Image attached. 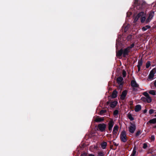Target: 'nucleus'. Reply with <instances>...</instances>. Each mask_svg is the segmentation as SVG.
<instances>
[{
  "label": "nucleus",
  "instance_id": "f257e3e1",
  "mask_svg": "<svg viewBox=\"0 0 156 156\" xmlns=\"http://www.w3.org/2000/svg\"><path fill=\"white\" fill-rule=\"evenodd\" d=\"M120 140L122 141L125 142L127 141L126 133L124 130L122 131L120 134Z\"/></svg>",
  "mask_w": 156,
  "mask_h": 156
},
{
  "label": "nucleus",
  "instance_id": "f03ea898",
  "mask_svg": "<svg viewBox=\"0 0 156 156\" xmlns=\"http://www.w3.org/2000/svg\"><path fill=\"white\" fill-rule=\"evenodd\" d=\"M156 73V70L155 69H153L150 72L148 76V80H153L154 74Z\"/></svg>",
  "mask_w": 156,
  "mask_h": 156
},
{
  "label": "nucleus",
  "instance_id": "7ed1b4c3",
  "mask_svg": "<svg viewBox=\"0 0 156 156\" xmlns=\"http://www.w3.org/2000/svg\"><path fill=\"white\" fill-rule=\"evenodd\" d=\"M134 46V44H132L130 46L128 47L127 48L125 49L124 51H123V55L124 57L126 56L127 55L129 51H130V49L131 48L133 47Z\"/></svg>",
  "mask_w": 156,
  "mask_h": 156
},
{
  "label": "nucleus",
  "instance_id": "20e7f679",
  "mask_svg": "<svg viewBox=\"0 0 156 156\" xmlns=\"http://www.w3.org/2000/svg\"><path fill=\"white\" fill-rule=\"evenodd\" d=\"M136 127V126L134 123H131L128 128L129 132L131 133H133L135 130Z\"/></svg>",
  "mask_w": 156,
  "mask_h": 156
},
{
  "label": "nucleus",
  "instance_id": "39448f33",
  "mask_svg": "<svg viewBox=\"0 0 156 156\" xmlns=\"http://www.w3.org/2000/svg\"><path fill=\"white\" fill-rule=\"evenodd\" d=\"M106 126V125L104 123L99 124L98 126V129L100 131L103 132L105 130Z\"/></svg>",
  "mask_w": 156,
  "mask_h": 156
},
{
  "label": "nucleus",
  "instance_id": "423d86ee",
  "mask_svg": "<svg viewBox=\"0 0 156 156\" xmlns=\"http://www.w3.org/2000/svg\"><path fill=\"white\" fill-rule=\"evenodd\" d=\"M139 16H140V19L141 22L143 23L146 19V14L143 12H141L139 13Z\"/></svg>",
  "mask_w": 156,
  "mask_h": 156
},
{
  "label": "nucleus",
  "instance_id": "0eeeda50",
  "mask_svg": "<svg viewBox=\"0 0 156 156\" xmlns=\"http://www.w3.org/2000/svg\"><path fill=\"white\" fill-rule=\"evenodd\" d=\"M154 12H151L150 13L149 16L146 20L147 22H149L150 21L154 16Z\"/></svg>",
  "mask_w": 156,
  "mask_h": 156
},
{
  "label": "nucleus",
  "instance_id": "6e6552de",
  "mask_svg": "<svg viewBox=\"0 0 156 156\" xmlns=\"http://www.w3.org/2000/svg\"><path fill=\"white\" fill-rule=\"evenodd\" d=\"M114 125V122L112 120L110 121L108 123V129L110 131H111L112 129V128Z\"/></svg>",
  "mask_w": 156,
  "mask_h": 156
},
{
  "label": "nucleus",
  "instance_id": "1a4fd4ad",
  "mask_svg": "<svg viewBox=\"0 0 156 156\" xmlns=\"http://www.w3.org/2000/svg\"><path fill=\"white\" fill-rule=\"evenodd\" d=\"M143 64V61L141 59L139 60L138 62V64L137 66L138 67V72H139L140 70V67Z\"/></svg>",
  "mask_w": 156,
  "mask_h": 156
},
{
  "label": "nucleus",
  "instance_id": "9d476101",
  "mask_svg": "<svg viewBox=\"0 0 156 156\" xmlns=\"http://www.w3.org/2000/svg\"><path fill=\"white\" fill-rule=\"evenodd\" d=\"M104 120V119L103 118L97 117L94 119V121L96 122H100Z\"/></svg>",
  "mask_w": 156,
  "mask_h": 156
},
{
  "label": "nucleus",
  "instance_id": "9b49d317",
  "mask_svg": "<svg viewBox=\"0 0 156 156\" xmlns=\"http://www.w3.org/2000/svg\"><path fill=\"white\" fill-rule=\"evenodd\" d=\"M134 4L136 5H138V4H142V5H144L145 4V2L143 1H139L138 0H135Z\"/></svg>",
  "mask_w": 156,
  "mask_h": 156
},
{
  "label": "nucleus",
  "instance_id": "f8f14e48",
  "mask_svg": "<svg viewBox=\"0 0 156 156\" xmlns=\"http://www.w3.org/2000/svg\"><path fill=\"white\" fill-rule=\"evenodd\" d=\"M118 129V126L117 125H115L114 126L113 131V133L114 134H116L117 132Z\"/></svg>",
  "mask_w": 156,
  "mask_h": 156
},
{
  "label": "nucleus",
  "instance_id": "ddd939ff",
  "mask_svg": "<svg viewBox=\"0 0 156 156\" xmlns=\"http://www.w3.org/2000/svg\"><path fill=\"white\" fill-rule=\"evenodd\" d=\"M137 155L136 150L135 147H134L131 155V156H136Z\"/></svg>",
  "mask_w": 156,
  "mask_h": 156
},
{
  "label": "nucleus",
  "instance_id": "4468645a",
  "mask_svg": "<svg viewBox=\"0 0 156 156\" xmlns=\"http://www.w3.org/2000/svg\"><path fill=\"white\" fill-rule=\"evenodd\" d=\"M127 94L126 92V91H123L121 96V99L123 100L124 99Z\"/></svg>",
  "mask_w": 156,
  "mask_h": 156
},
{
  "label": "nucleus",
  "instance_id": "2eb2a0df",
  "mask_svg": "<svg viewBox=\"0 0 156 156\" xmlns=\"http://www.w3.org/2000/svg\"><path fill=\"white\" fill-rule=\"evenodd\" d=\"M131 85L132 87H138V84L136 83V82L134 80H132L131 82Z\"/></svg>",
  "mask_w": 156,
  "mask_h": 156
},
{
  "label": "nucleus",
  "instance_id": "dca6fc26",
  "mask_svg": "<svg viewBox=\"0 0 156 156\" xmlns=\"http://www.w3.org/2000/svg\"><path fill=\"white\" fill-rule=\"evenodd\" d=\"M117 103V102L116 101L112 102L110 104V107L111 108H113L116 105Z\"/></svg>",
  "mask_w": 156,
  "mask_h": 156
},
{
  "label": "nucleus",
  "instance_id": "f3484780",
  "mask_svg": "<svg viewBox=\"0 0 156 156\" xmlns=\"http://www.w3.org/2000/svg\"><path fill=\"white\" fill-rule=\"evenodd\" d=\"M123 51L122 49H121L120 50L118 51L116 53V55L117 56H121L122 54H123Z\"/></svg>",
  "mask_w": 156,
  "mask_h": 156
},
{
  "label": "nucleus",
  "instance_id": "a211bd4d",
  "mask_svg": "<svg viewBox=\"0 0 156 156\" xmlns=\"http://www.w3.org/2000/svg\"><path fill=\"white\" fill-rule=\"evenodd\" d=\"M141 109V106L140 105H138L136 106L135 108V111L136 112H138Z\"/></svg>",
  "mask_w": 156,
  "mask_h": 156
},
{
  "label": "nucleus",
  "instance_id": "6ab92c4d",
  "mask_svg": "<svg viewBox=\"0 0 156 156\" xmlns=\"http://www.w3.org/2000/svg\"><path fill=\"white\" fill-rule=\"evenodd\" d=\"M123 79V78L121 77H119L117 79L118 83L121 84L122 83Z\"/></svg>",
  "mask_w": 156,
  "mask_h": 156
},
{
  "label": "nucleus",
  "instance_id": "aec40b11",
  "mask_svg": "<svg viewBox=\"0 0 156 156\" xmlns=\"http://www.w3.org/2000/svg\"><path fill=\"white\" fill-rule=\"evenodd\" d=\"M117 92L116 90H114L112 94V97L113 98H115L117 96Z\"/></svg>",
  "mask_w": 156,
  "mask_h": 156
},
{
  "label": "nucleus",
  "instance_id": "412c9836",
  "mask_svg": "<svg viewBox=\"0 0 156 156\" xmlns=\"http://www.w3.org/2000/svg\"><path fill=\"white\" fill-rule=\"evenodd\" d=\"M107 144L106 142H103L102 143L101 145L102 148L104 149H105L106 146H107Z\"/></svg>",
  "mask_w": 156,
  "mask_h": 156
},
{
  "label": "nucleus",
  "instance_id": "4be33fe9",
  "mask_svg": "<svg viewBox=\"0 0 156 156\" xmlns=\"http://www.w3.org/2000/svg\"><path fill=\"white\" fill-rule=\"evenodd\" d=\"M150 123H156V118H154L153 119H151L148 122Z\"/></svg>",
  "mask_w": 156,
  "mask_h": 156
},
{
  "label": "nucleus",
  "instance_id": "5701e85b",
  "mask_svg": "<svg viewBox=\"0 0 156 156\" xmlns=\"http://www.w3.org/2000/svg\"><path fill=\"white\" fill-rule=\"evenodd\" d=\"M150 26L149 25H147L145 27H143L142 28V30H143V31H145L146 30H147V29L150 28Z\"/></svg>",
  "mask_w": 156,
  "mask_h": 156
},
{
  "label": "nucleus",
  "instance_id": "b1692460",
  "mask_svg": "<svg viewBox=\"0 0 156 156\" xmlns=\"http://www.w3.org/2000/svg\"><path fill=\"white\" fill-rule=\"evenodd\" d=\"M140 16H139V14L136 16L134 20V22H136L138 20L139 18H140Z\"/></svg>",
  "mask_w": 156,
  "mask_h": 156
},
{
  "label": "nucleus",
  "instance_id": "393cba45",
  "mask_svg": "<svg viewBox=\"0 0 156 156\" xmlns=\"http://www.w3.org/2000/svg\"><path fill=\"white\" fill-rule=\"evenodd\" d=\"M149 93L150 94H151L153 95H154L156 94L155 92V90H150L149 92Z\"/></svg>",
  "mask_w": 156,
  "mask_h": 156
},
{
  "label": "nucleus",
  "instance_id": "a878e982",
  "mask_svg": "<svg viewBox=\"0 0 156 156\" xmlns=\"http://www.w3.org/2000/svg\"><path fill=\"white\" fill-rule=\"evenodd\" d=\"M146 98V101L148 103L150 102L151 101V98L149 96L148 97Z\"/></svg>",
  "mask_w": 156,
  "mask_h": 156
},
{
  "label": "nucleus",
  "instance_id": "bb28decb",
  "mask_svg": "<svg viewBox=\"0 0 156 156\" xmlns=\"http://www.w3.org/2000/svg\"><path fill=\"white\" fill-rule=\"evenodd\" d=\"M128 118L131 120H133L134 119L132 117V116L130 114H128Z\"/></svg>",
  "mask_w": 156,
  "mask_h": 156
},
{
  "label": "nucleus",
  "instance_id": "cd10ccee",
  "mask_svg": "<svg viewBox=\"0 0 156 156\" xmlns=\"http://www.w3.org/2000/svg\"><path fill=\"white\" fill-rule=\"evenodd\" d=\"M151 65L150 62L148 61L146 64V67L147 68H148Z\"/></svg>",
  "mask_w": 156,
  "mask_h": 156
},
{
  "label": "nucleus",
  "instance_id": "c85d7f7f",
  "mask_svg": "<svg viewBox=\"0 0 156 156\" xmlns=\"http://www.w3.org/2000/svg\"><path fill=\"white\" fill-rule=\"evenodd\" d=\"M106 112V111L105 110H102L100 112V114L101 115H102L103 114L105 113Z\"/></svg>",
  "mask_w": 156,
  "mask_h": 156
},
{
  "label": "nucleus",
  "instance_id": "c756f323",
  "mask_svg": "<svg viewBox=\"0 0 156 156\" xmlns=\"http://www.w3.org/2000/svg\"><path fill=\"white\" fill-rule=\"evenodd\" d=\"M141 133V131L140 130L138 131H137L136 133V136H139V135H140Z\"/></svg>",
  "mask_w": 156,
  "mask_h": 156
},
{
  "label": "nucleus",
  "instance_id": "7c9ffc66",
  "mask_svg": "<svg viewBox=\"0 0 156 156\" xmlns=\"http://www.w3.org/2000/svg\"><path fill=\"white\" fill-rule=\"evenodd\" d=\"M143 94L145 96V97L146 98L148 97L149 96V94L147 92H144L143 93Z\"/></svg>",
  "mask_w": 156,
  "mask_h": 156
},
{
  "label": "nucleus",
  "instance_id": "2f4dec72",
  "mask_svg": "<svg viewBox=\"0 0 156 156\" xmlns=\"http://www.w3.org/2000/svg\"><path fill=\"white\" fill-rule=\"evenodd\" d=\"M118 111L117 110H115L114 112V115H116L118 114Z\"/></svg>",
  "mask_w": 156,
  "mask_h": 156
},
{
  "label": "nucleus",
  "instance_id": "473e14b6",
  "mask_svg": "<svg viewBox=\"0 0 156 156\" xmlns=\"http://www.w3.org/2000/svg\"><path fill=\"white\" fill-rule=\"evenodd\" d=\"M126 71L124 70H123L122 71V75H123V76L124 77H125L126 76Z\"/></svg>",
  "mask_w": 156,
  "mask_h": 156
},
{
  "label": "nucleus",
  "instance_id": "72a5a7b5",
  "mask_svg": "<svg viewBox=\"0 0 156 156\" xmlns=\"http://www.w3.org/2000/svg\"><path fill=\"white\" fill-rule=\"evenodd\" d=\"M142 101L144 102H146V97H142L141 98Z\"/></svg>",
  "mask_w": 156,
  "mask_h": 156
},
{
  "label": "nucleus",
  "instance_id": "f704fd0d",
  "mask_svg": "<svg viewBox=\"0 0 156 156\" xmlns=\"http://www.w3.org/2000/svg\"><path fill=\"white\" fill-rule=\"evenodd\" d=\"M151 139L152 140H155V137L154 135H152L151 136Z\"/></svg>",
  "mask_w": 156,
  "mask_h": 156
},
{
  "label": "nucleus",
  "instance_id": "c9c22d12",
  "mask_svg": "<svg viewBox=\"0 0 156 156\" xmlns=\"http://www.w3.org/2000/svg\"><path fill=\"white\" fill-rule=\"evenodd\" d=\"M147 144H146V143H144L143 144V148H144L145 149L146 148H147Z\"/></svg>",
  "mask_w": 156,
  "mask_h": 156
},
{
  "label": "nucleus",
  "instance_id": "e433bc0d",
  "mask_svg": "<svg viewBox=\"0 0 156 156\" xmlns=\"http://www.w3.org/2000/svg\"><path fill=\"white\" fill-rule=\"evenodd\" d=\"M153 112H154V110L152 109H150L149 111V113L150 114H151L152 113H153Z\"/></svg>",
  "mask_w": 156,
  "mask_h": 156
},
{
  "label": "nucleus",
  "instance_id": "4c0bfd02",
  "mask_svg": "<svg viewBox=\"0 0 156 156\" xmlns=\"http://www.w3.org/2000/svg\"><path fill=\"white\" fill-rule=\"evenodd\" d=\"M104 154L102 152H100L98 154V156H103Z\"/></svg>",
  "mask_w": 156,
  "mask_h": 156
},
{
  "label": "nucleus",
  "instance_id": "58836bf2",
  "mask_svg": "<svg viewBox=\"0 0 156 156\" xmlns=\"http://www.w3.org/2000/svg\"><path fill=\"white\" fill-rule=\"evenodd\" d=\"M86 154L85 153H84L82 154L80 156H86Z\"/></svg>",
  "mask_w": 156,
  "mask_h": 156
},
{
  "label": "nucleus",
  "instance_id": "ea45409f",
  "mask_svg": "<svg viewBox=\"0 0 156 156\" xmlns=\"http://www.w3.org/2000/svg\"><path fill=\"white\" fill-rule=\"evenodd\" d=\"M154 86L156 87V80L154 81Z\"/></svg>",
  "mask_w": 156,
  "mask_h": 156
},
{
  "label": "nucleus",
  "instance_id": "a19ab883",
  "mask_svg": "<svg viewBox=\"0 0 156 156\" xmlns=\"http://www.w3.org/2000/svg\"><path fill=\"white\" fill-rule=\"evenodd\" d=\"M88 156H95L94 154H89Z\"/></svg>",
  "mask_w": 156,
  "mask_h": 156
},
{
  "label": "nucleus",
  "instance_id": "79ce46f5",
  "mask_svg": "<svg viewBox=\"0 0 156 156\" xmlns=\"http://www.w3.org/2000/svg\"><path fill=\"white\" fill-rule=\"evenodd\" d=\"M147 111V109H145L144 110V113H146Z\"/></svg>",
  "mask_w": 156,
  "mask_h": 156
},
{
  "label": "nucleus",
  "instance_id": "37998d69",
  "mask_svg": "<svg viewBox=\"0 0 156 156\" xmlns=\"http://www.w3.org/2000/svg\"><path fill=\"white\" fill-rule=\"evenodd\" d=\"M109 102H107V104H109Z\"/></svg>",
  "mask_w": 156,
  "mask_h": 156
},
{
  "label": "nucleus",
  "instance_id": "c03bdc74",
  "mask_svg": "<svg viewBox=\"0 0 156 156\" xmlns=\"http://www.w3.org/2000/svg\"><path fill=\"white\" fill-rule=\"evenodd\" d=\"M155 116L156 117V115H155Z\"/></svg>",
  "mask_w": 156,
  "mask_h": 156
}]
</instances>
